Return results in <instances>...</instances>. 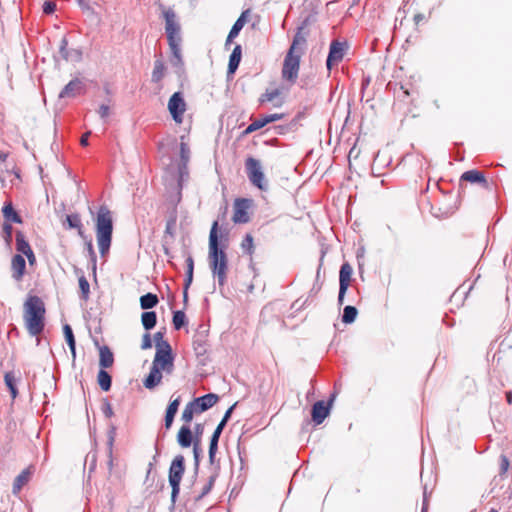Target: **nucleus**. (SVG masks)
Wrapping results in <instances>:
<instances>
[{"label": "nucleus", "mask_w": 512, "mask_h": 512, "mask_svg": "<svg viewBox=\"0 0 512 512\" xmlns=\"http://www.w3.org/2000/svg\"><path fill=\"white\" fill-rule=\"evenodd\" d=\"M180 158L182 162V166L186 167L189 159H190V148L186 142H184V137H181L180 142Z\"/></svg>", "instance_id": "obj_36"}, {"label": "nucleus", "mask_w": 512, "mask_h": 512, "mask_svg": "<svg viewBox=\"0 0 512 512\" xmlns=\"http://www.w3.org/2000/svg\"><path fill=\"white\" fill-rule=\"evenodd\" d=\"M141 320H156V313L153 311L143 312L141 315Z\"/></svg>", "instance_id": "obj_54"}, {"label": "nucleus", "mask_w": 512, "mask_h": 512, "mask_svg": "<svg viewBox=\"0 0 512 512\" xmlns=\"http://www.w3.org/2000/svg\"><path fill=\"white\" fill-rule=\"evenodd\" d=\"M163 17L165 20V31L167 35L168 44L173 55L180 60L181 59V51H180V43H181V35H180V25L176 20L175 12L168 8L163 11Z\"/></svg>", "instance_id": "obj_3"}, {"label": "nucleus", "mask_w": 512, "mask_h": 512, "mask_svg": "<svg viewBox=\"0 0 512 512\" xmlns=\"http://www.w3.org/2000/svg\"><path fill=\"white\" fill-rule=\"evenodd\" d=\"M506 400L509 405L512 404V391L506 392Z\"/></svg>", "instance_id": "obj_64"}, {"label": "nucleus", "mask_w": 512, "mask_h": 512, "mask_svg": "<svg viewBox=\"0 0 512 512\" xmlns=\"http://www.w3.org/2000/svg\"><path fill=\"white\" fill-rule=\"evenodd\" d=\"M29 472L28 471H22L14 480L13 483V493L17 494L23 485L28 481Z\"/></svg>", "instance_id": "obj_34"}, {"label": "nucleus", "mask_w": 512, "mask_h": 512, "mask_svg": "<svg viewBox=\"0 0 512 512\" xmlns=\"http://www.w3.org/2000/svg\"><path fill=\"white\" fill-rule=\"evenodd\" d=\"M302 52L291 53L287 52L283 66L281 71L282 79L288 82L290 85L296 83L299 69H300V59Z\"/></svg>", "instance_id": "obj_5"}, {"label": "nucleus", "mask_w": 512, "mask_h": 512, "mask_svg": "<svg viewBox=\"0 0 512 512\" xmlns=\"http://www.w3.org/2000/svg\"><path fill=\"white\" fill-rule=\"evenodd\" d=\"M218 400H219L218 395H216L214 393H209L204 396L195 398L193 400V403L195 404L199 413H202V412L210 409L211 407H213L218 402Z\"/></svg>", "instance_id": "obj_16"}, {"label": "nucleus", "mask_w": 512, "mask_h": 512, "mask_svg": "<svg viewBox=\"0 0 512 512\" xmlns=\"http://www.w3.org/2000/svg\"><path fill=\"white\" fill-rule=\"evenodd\" d=\"M249 12H250L249 10L243 11L241 13L240 17L235 21V23L233 24V26L228 34L226 44L230 43L235 37L238 36L239 32L241 31V29L244 27V25L247 22V17L249 15Z\"/></svg>", "instance_id": "obj_19"}, {"label": "nucleus", "mask_w": 512, "mask_h": 512, "mask_svg": "<svg viewBox=\"0 0 512 512\" xmlns=\"http://www.w3.org/2000/svg\"><path fill=\"white\" fill-rule=\"evenodd\" d=\"M45 322H26V328L30 335L36 336L44 329Z\"/></svg>", "instance_id": "obj_38"}, {"label": "nucleus", "mask_w": 512, "mask_h": 512, "mask_svg": "<svg viewBox=\"0 0 512 512\" xmlns=\"http://www.w3.org/2000/svg\"><path fill=\"white\" fill-rule=\"evenodd\" d=\"M152 364L169 374L172 373L174 367L173 356L171 353V347L167 342L158 344V348L156 350Z\"/></svg>", "instance_id": "obj_7"}, {"label": "nucleus", "mask_w": 512, "mask_h": 512, "mask_svg": "<svg viewBox=\"0 0 512 512\" xmlns=\"http://www.w3.org/2000/svg\"><path fill=\"white\" fill-rule=\"evenodd\" d=\"M45 316V305L38 296H29L24 303L25 320H43Z\"/></svg>", "instance_id": "obj_8"}, {"label": "nucleus", "mask_w": 512, "mask_h": 512, "mask_svg": "<svg viewBox=\"0 0 512 512\" xmlns=\"http://www.w3.org/2000/svg\"><path fill=\"white\" fill-rule=\"evenodd\" d=\"M113 232V220L111 211L106 206H101L96 218V238L99 250L104 256L110 249Z\"/></svg>", "instance_id": "obj_2"}, {"label": "nucleus", "mask_w": 512, "mask_h": 512, "mask_svg": "<svg viewBox=\"0 0 512 512\" xmlns=\"http://www.w3.org/2000/svg\"><path fill=\"white\" fill-rule=\"evenodd\" d=\"M155 338V341H156V345L158 346V344H163V340H162V334L160 332H157L154 336Z\"/></svg>", "instance_id": "obj_61"}, {"label": "nucleus", "mask_w": 512, "mask_h": 512, "mask_svg": "<svg viewBox=\"0 0 512 512\" xmlns=\"http://www.w3.org/2000/svg\"><path fill=\"white\" fill-rule=\"evenodd\" d=\"M344 48L345 44L333 41L330 45V51L327 57L326 65L329 70L332 69L334 65H337L344 56Z\"/></svg>", "instance_id": "obj_13"}, {"label": "nucleus", "mask_w": 512, "mask_h": 512, "mask_svg": "<svg viewBox=\"0 0 512 512\" xmlns=\"http://www.w3.org/2000/svg\"><path fill=\"white\" fill-rule=\"evenodd\" d=\"M165 75V66L161 61H155L154 68L152 72V81L160 82Z\"/></svg>", "instance_id": "obj_32"}, {"label": "nucleus", "mask_w": 512, "mask_h": 512, "mask_svg": "<svg viewBox=\"0 0 512 512\" xmlns=\"http://www.w3.org/2000/svg\"><path fill=\"white\" fill-rule=\"evenodd\" d=\"M98 114L102 119H106L110 115V107L102 104L98 109Z\"/></svg>", "instance_id": "obj_48"}, {"label": "nucleus", "mask_w": 512, "mask_h": 512, "mask_svg": "<svg viewBox=\"0 0 512 512\" xmlns=\"http://www.w3.org/2000/svg\"><path fill=\"white\" fill-rule=\"evenodd\" d=\"M161 379H162L161 369H159L157 366L152 364L150 373L144 380V386L147 389H153L161 382Z\"/></svg>", "instance_id": "obj_21"}, {"label": "nucleus", "mask_w": 512, "mask_h": 512, "mask_svg": "<svg viewBox=\"0 0 512 512\" xmlns=\"http://www.w3.org/2000/svg\"><path fill=\"white\" fill-rule=\"evenodd\" d=\"M168 110L177 124L183 122V115L186 111V102L181 92H175L168 101Z\"/></svg>", "instance_id": "obj_10"}, {"label": "nucleus", "mask_w": 512, "mask_h": 512, "mask_svg": "<svg viewBox=\"0 0 512 512\" xmlns=\"http://www.w3.org/2000/svg\"><path fill=\"white\" fill-rule=\"evenodd\" d=\"M252 206V200L247 198H237L233 204L232 221L235 224H244L250 221L249 210Z\"/></svg>", "instance_id": "obj_9"}, {"label": "nucleus", "mask_w": 512, "mask_h": 512, "mask_svg": "<svg viewBox=\"0 0 512 512\" xmlns=\"http://www.w3.org/2000/svg\"><path fill=\"white\" fill-rule=\"evenodd\" d=\"M156 323H157V322H142V324H143V326H144V328H145L146 330H151V329H153V328L156 326Z\"/></svg>", "instance_id": "obj_60"}, {"label": "nucleus", "mask_w": 512, "mask_h": 512, "mask_svg": "<svg viewBox=\"0 0 512 512\" xmlns=\"http://www.w3.org/2000/svg\"><path fill=\"white\" fill-rule=\"evenodd\" d=\"M79 287L83 296L86 298L89 293V283L84 276L79 278Z\"/></svg>", "instance_id": "obj_45"}, {"label": "nucleus", "mask_w": 512, "mask_h": 512, "mask_svg": "<svg viewBox=\"0 0 512 512\" xmlns=\"http://www.w3.org/2000/svg\"><path fill=\"white\" fill-rule=\"evenodd\" d=\"M16 249L18 252L24 255L33 251L29 242L25 239V236L21 231L16 233Z\"/></svg>", "instance_id": "obj_27"}, {"label": "nucleus", "mask_w": 512, "mask_h": 512, "mask_svg": "<svg viewBox=\"0 0 512 512\" xmlns=\"http://www.w3.org/2000/svg\"><path fill=\"white\" fill-rule=\"evenodd\" d=\"M151 346H152V342H151L150 335L149 334H145L143 336V340H142V348L143 349H148V348H151Z\"/></svg>", "instance_id": "obj_52"}, {"label": "nucleus", "mask_w": 512, "mask_h": 512, "mask_svg": "<svg viewBox=\"0 0 512 512\" xmlns=\"http://www.w3.org/2000/svg\"><path fill=\"white\" fill-rule=\"evenodd\" d=\"M12 225L10 223H3L2 225V234L5 242L10 244L12 241Z\"/></svg>", "instance_id": "obj_40"}, {"label": "nucleus", "mask_w": 512, "mask_h": 512, "mask_svg": "<svg viewBox=\"0 0 512 512\" xmlns=\"http://www.w3.org/2000/svg\"><path fill=\"white\" fill-rule=\"evenodd\" d=\"M2 214L5 219L4 223H22V218L18 214V212L14 209L11 202L5 203V205L2 208Z\"/></svg>", "instance_id": "obj_20"}, {"label": "nucleus", "mask_w": 512, "mask_h": 512, "mask_svg": "<svg viewBox=\"0 0 512 512\" xmlns=\"http://www.w3.org/2000/svg\"><path fill=\"white\" fill-rule=\"evenodd\" d=\"M218 440H213V439H210V444H209V462L211 464L214 463V459H215V455H216V452H217V449H218Z\"/></svg>", "instance_id": "obj_41"}, {"label": "nucleus", "mask_w": 512, "mask_h": 512, "mask_svg": "<svg viewBox=\"0 0 512 512\" xmlns=\"http://www.w3.org/2000/svg\"><path fill=\"white\" fill-rule=\"evenodd\" d=\"M26 262L22 255L16 254L11 260L12 277L20 281L25 274Z\"/></svg>", "instance_id": "obj_17"}, {"label": "nucleus", "mask_w": 512, "mask_h": 512, "mask_svg": "<svg viewBox=\"0 0 512 512\" xmlns=\"http://www.w3.org/2000/svg\"><path fill=\"white\" fill-rule=\"evenodd\" d=\"M342 320H352V306L348 305L344 308Z\"/></svg>", "instance_id": "obj_51"}, {"label": "nucleus", "mask_w": 512, "mask_h": 512, "mask_svg": "<svg viewBox=\"0 0 512 512\" xmlns=\"http://www.w3.org/2000/svg\"><path fill=\"white\" fill-rule=\"evenodd\" d=\"M186 266H187V271H186L185 287L187 289L193 280L194 261H193L192 256L187 257Z\"/></svg>", "instance_id": "obj_39"}, {"label": "nucleus", "mask_w": 512, "mask_h": 512, "mask_svg": "<svg viewBox=\"0 0 512 512\" xmlns=\"http://www.w3.org/2000/svg\"><path fill=\"white\" fill-rule=\"evenodd\" d=\"M185 472V458L179 454L174 457L169 467V484L172 488L171 501L174 504L180 493V483Z\"/></svg>", "instance_id": "obj_4"}, {"label": "nucleus", "mask_w": 512, "mask_h": 512, "mask_svg": "<svg viewBox=\"0 0 512 512\" xmlns=\"http://www.w3.org/2000/svg\"><path fill=\"white\" fill-rule=\"evenodd\" d=\"M56 10V3L53 1H45L43 4V12L45 14H52Z\"/></svg>", "instance_id": "obj_46"}, {"label": "nucleus", "mask_w": 512, "mask_h": 512, "mask_svg": "<svg viewBox=\"0 0 512 512\" xmlns=\"http://www.w3.org/2000/svg\"><path fill=\"white\" fill-rule=\"evenodd\" d=\"M332 400L333 399H331L327 403L324 401H317L314 403V405L312 406L311 416L312 421L315 423V425H320L328 416L330 410V402Z\"/></svg>", "instance_id": "obj_14"}, {"label": "nucleus", "mask_w": 512, "mask_h": 512, "mask_svg": "<svg viewBox=\"0 0 512 512\" xmlns=\"http://www.w3.org/2000/svg\"><path fill=\"white\" fill-rule=\"evenodd\" d=\"M225 426H226V424L220 422L217 425L216 429L214 430V432H213V434L211 436V439L219 441L220 435H221V433H222V431H223Z\"/></svg>", "instance_id": "obj_49"}, {"label": "nucleus", "mask_w": 512, "mask_h": 512, "mask_svg": "<svg viewBox=\"0 0 512 512\" xmlns=\"http://www.w3.org/2000/svg\"><path fill=\"white\" fill-rule=\"evenodd\" d=\"M351 274H352V268L348 262L344 263L340 270V288H339V295H338V301L340 304L343 302V298L345 296L346 291L348 290L350 283H351Z\"/></svg>", "instance_id": "obj_12"}, {"label": "nucleus", "mask_w": 512, "mask_h": 512, "mask_svg": "<svg viewBox=\"0 0 512 512\" xmlns=\"http://www.w3.org/2000/svg\"><path fill=\"white\" fill-rule=\"evenodd\" d=\"M245 169L251 184L259 190H267L268 185L259 160L248 157L245 160Z\"/></svg>", "instance_id": "obj_6"}, {"label": "nucleus", "mask_w": 512, "mask_h": 512, "mask_svg": "<svg viewBox=\"0 0 512 512\" xmlns=\"http://www.w3.org/2000/svg\"><path fill=\"white\" fill-rule=\"evenodd\" d=\"M9 156L8 152L0 151V163H3L7 160Z\"/></svg>", "instance_id": "obj_63"}, {"label": "nucleus", "mask_w": 512, "mask_h": 512, "mask_svg": "<svg viewBox=\"0 0 512 512\" xmlns=\"http://www.w3.org/2000/svg\"><path fill=\"white\" fill-rule=\"evenodd\" d=\"M509 459L506 455L500 456V475H504L509 469Z\"/></svg>", "instance_id": "obj_44"}, {"label": "nucleus", "mask_w": 512, "mask_h": 512, "mask_svg": "<svg viewBox=\"0 0 512 512\" xmlns=\"http://www.w3.org/2000/svg\"><path fill=\"white\" fill-rule=\"evenodd\" d=\"M83 84L79 79L70 81L60 93L61 98L75 97L82 94Z\"/></svg>", "instance_id": "obj_18"}, {"label": "nucleus", "mask_w": 512, "mask_h": 512, "mask_svg": "<svg viewBox=\"0 0 512 512\" xmlns=\"http://www.w3.org/2000/svg\"><path fill=\"white\" fill-rule=\"evenodd\" d=\"M236 404H233L231 407L228 408V410L225 412L222 420L220 422L227 424L229 418L231 417L232 411L235 408Z\"/></svg>", "instance_id": "obj_53"}, {"label": "nucleus", "mask_w": 512, "mask_h": 512, "mask_svg": "<svg viewBox=\"0 0 512 512\" xmlns=\"http://www.w3.org/2000/svg\"><path fill=\"white\" fill-rule=\"evenodd\" d=\"M260 105L271 103L274 107H281L284 102L283 90L280 87L268 88L258 99Z\"/></svg>", "instance_id": "obj_11"}, {"label": "nucleus", "mask_w": 512, "mask_h": 512, "mask_svg": "<svg viewBox=\"0 0 512 512\" xmlns=\"http://www.w3.org/2000/svg\"><path fill=\"white\" fill-rule=\"evenodd\" d=\"M63 332H64V336H65V340L71 350V353H72V356L73 358H75L76 356V348H75V345H76V342H75V337H74V334H73V330L71 328L70 325L68 324H65L64 327H63Z\"/></svg>", "instance_id": "obj_29"}, {"label": "nucleus", "mask_w": 512, "mask_h": 512, "mask_svg": "<svg viewBox=\"0 0 512 512\" xmlns=\"http://www.w3.org/2000/svg\"><path fill=\"white\" fill-rule=\"evenodd\" d=\"M306 43V35L300 28L294 36L293 42L288 50L291 53L301 52V47Z\"/></svg>", "instance_id": "obj_26"}, {"label": "nucleus", "mask_w": 512, "mask_h": 512, "mask_svg": "<svg viewBox=\"0 0 512 512\" xmlns=\"http://www.w3.org/2000/svg\"><path fill=\"white\" fill-rule=\"evenodd\" d=\"M426 19H427V17L422 13H418V14L414 15L415 25H419L422 21H424Z\"/></svg>", "instance_id": "obj_55"}, {"label": "nucleus", "mask_w": 512, "mask_h": 512, "mask_svg": "<svg viewBox=\"0 0 512 512\" xmlns=\"http://www.w3.org/2000/svg\"><path fill=\"white\" fill-rule=\"evenodd\" d=\"M25 256L27 257L30 265H33L36 262V257L33 251L27 253Z\"/></svg>", "instance_id": "obj_58"}, {"label": "nucleus", "mask_w": 512, "mask_h": 512, "mask_svg": "<svg viewBox=\"0 0 512 512\" xmlns=\"http://www.w3.org/2000/svg\"><path fill=\"white\" fill-rule=\"evenodd\" d=\"M460 181L461 182L465 181V182H469L472 184H478L483 188H488V186H489L488 181L485 177V174L482 171H479L476 169L468 170V171L464 172L460 177Z\"/></svg>", "instance_id": "obj_15"}, {"label": "nucleus", "mask_w": 512, "mask_h": 512, "mask_svg": "<svg viewBox=\"0 0 512 512\" xmlns=\"http://www.w3.org/2000/svg\"><path fill=\"white\" fill-rule=\"evenodd\" d=\"M91 132L88 131L86 133H84L82 136H81V139H80V144L82 146H87L88 145V138L90 136Z\"/></svg>", "instance_id": "obj_56"}, {"label": "nucleus", "mask_w": 512, "mask_h": 512, "mask_svg": "<svg viewBox=\"0 0 512 512\" xmlns=\"http://www.w3.org/2000/svg\"><path fill=\"white\" fill-rule=\"evenodd\" d=\"M4 382L9 389L11 396L15 399L18 395V390L16 387V378L13 372H6L4 375Z\"/></svg>", "instance_id": "obj_30"}, {"label": "nucleus", "mask_w": 512, "mask_h": 512, "mask_svg": "<svg viewBox=\"0 0 512 512\" xmlns=\"http://www.w3.org/2000/svg\"><path fill=\"white\" fill-rule=\"evenodd\" d=\"M104 414L108 418L112 417V415H113V410H112V407H111V405L109 403H107L106 406H105Z\"/></svg>", "instance_id": "obj_57"}, {"label": "nucleus", "mask_w": 512, "mask_h": 512, "mask_svg": "<svg viewBox=\"0 0 512 512\" xmlns=\"http://www.w3.org/2000/svg\"><path fill=\"white\" fill-rule=\"evenodd\" d=\"M174 417L175 415L174 414H171V413H167L165 414V428L168 430L171 428L172 424H173V421H174Z\"/></svg>", "instance_id": "obj_50"}, {"label": "nucleus", "mask_w": 512, "mask_h": 512, "mask_svg": "<svg viewBox=\"0 0 512 512\" xmlns=\"http://www.w3.org/2000/svg\"><path fill=\"white\" fill-rule=\"evenodd\" d=\"M240 248L242 250V253L244 255H247L249 257L250 262L253 261V255L255 253V244H254V237L252 234L247 233L240 244Z\"/></svg>", "instance_id": "obj_22"}, {"label": "nucleus", "mask_w": 512, "mask_h": 512, "mask_svg": "<svg viewBox=\"0 0 512 512\" xmlns=\"http://www.w3.org/2000/svg\"><path fill=\"white\" fill-rule=\"evenodd\" d=\"M179 405H180V397L178 396L177 398H175L174 400H172L169 403V405L166 409V412L176 415Z\"/></svg>", "instance_id": "obj_42"}, {"label": "nucleus", "mask_w": 512, "mask_h": 512, "mask_svg": "<svg viewBox=\"0 0 512 512\" xmlns=\"http://www.w3.org/2000/svg\"><path fill=\"white\" fill-rule=\"evenodd\" d=\"M66 221L68 228H76L79 235H82V223L78 214L67 215Z\"/></svg>", "instance_id": "obj_37"}, {"label": "nucleus", "mask_w": 512, "mask_h": 512, "mask_svg": "<svg viewBox=\"0 0 512 512\" xmlns=\"http://www.w3.org/2000/svg\"><path fill=\"white\" fill-rule=\"evenodd\" d=\"M283 117H284L283 113H273V114L264 115V118H265L267 124L281 120Z\"/></svg>", "instance_id": "obj_47"}, {"label": "nucleus", "mask_w": 512, "mask_h": 512, "mask_svg": "<svg viewBox=\"0 0 512 512\" xmlns=\"http://www.w3.org/2000/svg\"><path fill=\"white\" fill-rule=\"evenodd\" d=\"M97 381L103 391H109L111 388L112 378L105 369H100L97 375Z\"/></svg>", "instance_id": "obj_28"}, {"label": "nucleus", "mask_w": 512, "mask_h": 512, "mask_svg": "<svg viewBox=\"0 0 512 512\" xmlns=\"http://www.w3.org/2000/svg\"><path fill=\"white\" fill-rule=\"evenodd\" d=\"M242 50L240 45H236L229 57L228 73L233 74L241 61Z\"/></svg>", "instance_id": "obj_24"}, {"label": "nucleus", "mask_w": 512, "mask_h": 512, "mask_svg": "<svg viewBox=\"0 0 512 512\" xmlns=\"http://www.w3.org/2000/svg\"><path fill=\"white\" fill-rule=\"evenodd\" d=\"M158 303V297L156 294L147 293L140 297V306L142 309H150L156 306Z\"/></svg>", "instance_id": "obj_31"}, {"label": "nucleus", "mask_w": 512, "mask_h": 512, "mask_svg": "<svg viewBox=\"0 0 512 512\" xmlns=\"http://www.w3.org/2000/svg\"><path fill=\"white\" fill-rule=\"evenodd\" d=\"M174 323V328L176 330H181L182 328H184L186 326V324L188 322H173Z\"/></svg>", "instance_id": "obj_62"}, {"label": "nucleus", "mask_w": 512, "mask_h": 512, "mask_svg": "<svg viewBox=\"0 0 512 512\" xmlns=\"http://www.w3.org/2000/svg\"><path fill=\"white\" fill-rule=\"evenodd\" d=\"M214 480H215L214 477H210L209 481L203 486L202 491H201L200 495L198 496V499H201L210 493V491L214 485Z\"/></svg>", "instance_id": "obj_43"}, {"label": "nucleus", "mask_w": 512, "mask_h": 512, "mask_svg": "<svg viewBox=\"0 0 512 512\" xmlns=\"http://www.w3.org/2000/svg\"><path fill=\"white\" fill-rule=\"evenodd\" d=\"M193 441L192 432L189 426L183 425L177 434V442L183 448H188L191 446Z\"/></svg>", "instance_id": "obj_23"}, {"label": "nucleus", "mask_w": 512, "mask_h": 512, "mask_svg": "<svg viewBox=\"0 0 512 512\" xmlns=\"http://www.w3.org/2000/svg\"><path fill=\"white\" fill-rule=\"evenodd\" d=\"M114 357L113 353L107 346H103L100 348V360L99 364L101 366V369L109 368L113 365Z\"/></svg>", "instance_id": "obj_25"}, {"label": "nucleus", "mask_w": 512, "mask_h": 512, "mask_svg": "<svg viewBox=\"0 0 512 512\" xmlns=\"http://www.w3.org/2000/svg\"><path fill=\"white\" fill-rule=\"evenodd\" d=\"M267 125V122L264 118V116H260L259 118L253 120L249 125L248 127L245 129L244 131V134H250V133H253L261 128H263L264 126Z\"/></svg>", "instance_id": "obj_35"}, {"label": "nucleus", "mask_w": 512, "mask_h": 512, "mask_svg": "<svg viewBox=\"0 0 512 512\" xmlns=\"http://www.w3.org/2000/svg\"><path fill=\"white\" fill-rule=\"evenodd\" d=\"M209 266L220 286L226 283L228 272V258L225 251L219 247L218 221H214L209 233Z\"/></svg>", "instance_id": "obj_1"}, {"label": "nucleus", "mask_w": 512, "mask_h": 512, "mask_svg": "<svg viewBox=\"0 0 512 512\" xmlns=\"http://www.w3.org/2000/svg\"><path fill=\"white\" fill-rule=\"evenodd\" d=\"M195 413H199V411L193 401H191L185 406L182 412V420L186 423L191 422Z\"/></svg>", "instance_id": "obj_33"}, {"label": "nucleus", "mask_w": 512, "mask_h": 512, "mask_svg": "<svg viewBox=\"0 0 512 512\" xmlns=\"http://www.w3.org/2000/svg\"><path fill=\"white\" fill-rule=\"evenodd\" d=\"M184 317H185V314L183 311H176V312H174L172 320H184Z\"/></svg>", "instance_id": "obj_59"}]
</instances>
